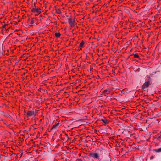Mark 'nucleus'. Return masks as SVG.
<instances>
[{
  "label": "nucleus",
  "instance_id": "0eeeda50",
  "mask_svg": "<svg viewBox=\"0 0 161 161\" xmlns=\"http://www.w3.org/2000/svg\"><path fill=\"white\" fill-rule=\"evenodd\" d=\"M102 121L106 124H107L108 123V121L105 118H104L103 119H101Z\"/></svg>",
  "mask_w": 161,
  "mask_h": 161
},
{
  "label": "nucleus",
  "instance_id": "f257e3e1",
  "mask_svg": "<svg viewBox=\"0 0 161 161\" xmlns=\"http://www.w3.org/2000/svg\"><path fill=\"white\" fill-rule=\"evenodd\" d=\"M147 77L148 78V80L147 81H146L142 86V89L143 90H145L146 88H148L149 85L151 83V81L150 77L148 76Z\"/></svg>",
  "mask_w": 161,
  "mask_h": 161
},
{
  "label": "nucleus",
  "instance_id": "39448f33",
  "mask_svg": "<svg viewBox=\"0 0 161 161\" xmlns=\"http://www.w3.org/2000/svg\"><path fill=\"white\" fill-rule=\"evenodd\" d=\"M68 20L69 23V25L71 27L73 26H74L75 20L73 19H69Z\"/></svg>",
  "mask_w": 161,
  "mask_h": 161
},
{
  "label": "nucleus",
  "instance_id": "f03ea898",
  "mask_svg": "<svg viewBox=\"0 0 161 161\" xmlns=\"http://www.w3.org/2000/svg\"><path fill=\"white\" fill-rule=\"evenodd\" d=\"M89 156L95 159H99L100 156L99 155L96 153L91 152L89 153Z\"/></svg>",
  "mask_w": 161,
  "mask_h": 161
},
{
  "label": "nucleus",
  "instance_id": "9b49d317",
  "mask_svg": "<svg viewBox=\"0 0 161 161\" xmlns=\"http://www.w3.org/2000/svg\"><path fill=\"white\" fill-rule=\"evenodd\" d=\"M59 124L58 123L57 124H56L53 125V127H52V129H53L54 128H55L58 125H59Z\"/></svg>",
  "mask_w": 161,
  "mask_h": 161
},
{
  "label": "nucleus",
  "instance_id": "6e6552de",
  "mask_svg": "<svg viewBox=\"0 0 161 161\" xmlns=\"http://www.w3.org/2000/svg\"><path fill=\"white\" fill-rule=\"evenodd\" d=\"M84 42L83 41H82V42L79 44L80 47L81 48L83 47H84Z\"/></svg>",
  "mask_w": 161,
  "mask_h": 161
},
{
  "label": "nucleus",
  "instance_id": "1a4fd4ad",
  "mask_svg": "<svg viewBox=\"0 0 161 161\" xmlns=\"http://www.w3.org/2000/svg\"><path fill=\"white\" fill-rule=\"evenodd\" d=\"M55 36L57 38H59L61 36V34L59 33H56L55 34Z\"/></svg>",
  "mask_w": 161,
  "mask_h": 161
},
{
  "label": "nucleus",
  "instance_id": "ddd939ff",
  "mask_svg": "<svg viewBox=\"0 0 161 161\" xmlns=\"http://www.w3.org/2000/svg\"><path fill=\"white\" fill-rule=\"evenodd\" d=\"M34 23V21L33 20H31V24H33Z\"/></svg>",
  "mask_w": 161,
  "mask_h": 161
},
{
  "label": "nucleus",
  "instance_id": "423d86ee",
  "mask_svg": "<svg viewBox=\"0 0 161 161\" xmlns=\"http://www.w3.org/2000/svg\"><path fill=\"white\" fill-rule=\"evenodd\" d=\"M35 112L34 111H29L27 112L26 114L29 116H31L34 115Z\"/></svg>",
  "mask_w": 161,
  "mask_h": 161
},
{
  "label": "nucleus",
  "instance_id": "dca6fc26",
  "mask_svg": "<svg viewBox=\"0 0 161 161\" xmlns=\"http://www.w3.org/2000/svg\"><path fill=\"white\" fill-rule=\"evenodd\" d=\"M103 161H111V159H109L108 160H104Z\"/></svg>",
  "mask_w": 161,
  "mask_h": 161
},
{
  "label": "nucleus",
  "instance_id": "4468645a",
  "mask_svg": "<svg viewBox=\"0 0 161 161\" xmlns=\"http://www.w3.org/2000/svg\"><path fill=\"white\" fill-rule=\"evenodd\" d=\"M7 26V25H6V24H5V25H3V28H6V26Z\"/></svg>",
  "mask_w": 161,
  "mask_h": 161
},
{
  "label": "nucleus",
  "instance_id": "f3484780",
  "mask_svg": "<svg viewBox=\"0 0 161 161\" xmlns=\"http://www.w3.org/2000/svg\"><path fill=\"white\" fill-rule=\"evenodd\" d=\"M79 160V161H82V160Z\"/></svg>",
  "mask_w": 161,
  "mask_h": 161
},
{
  "label": "nucleus",
  "instance_id": "9d476101",
  "mask_svg": "<svg viewBox=\"0 0 161 161\" xmlns=\"http://www.w3.org/2000/svg\"><path fill=\"white\" fill-rule=\"evenodd\" d=\"M133 55L134 58H137L138 59L140 58L139 56L137 54H134Z\"/></svg>",
  "mask_w": 161,
  "mask_h": 161
},
{
  "label": "nucleus",
  "instance_id": "20e7f679",
  "mask_svg": "<svg viewBox=\"0 0 161 161\" xmlns=\"http://www.w3.org/2000/svg\"><path fill=\"white\" fill-rule=\"evenodd\" d=\"M111 90L109 89H107L103 91L102 93L106 96V95H108L110 94Z\"/></svg>",
  "mask_w": 161,
  "mask_h": 161
},
{
  "label": "nucleus",
  "instance_id": "f8f14e48",
  "mask_svg": "<svg viewBox=\"0 0 161 161\" xmlns=\"http://www.w3.org/2000/svg\"><path fill=\"white\" fill-rule=\"evenodd\" d=\"M155 151L156 152H161V148H159L158 149H155Z\"/></svg>",
  "mask_w": 161,
  "mask_h": 161
},
{
  "label": "nucleus",
  "instance_id": "2eb2a0df",
  "mask_svg": "<svg viewBox=\"0 0 161 161\" xmlns=\"http://www.w3.org/2000/svg\"><path fill=\"white\" fill-rule=\"evenodd\" d=\"M57 13H58V14H60L61 13V11L60 10H58L57 11Z\"/></svg>",
  "mask_w": 161,
  "mask_h": 161
},
{
  "label": "nucleus",
  "instance_id": "7ed1b4c3",
  "mask_svg": "<svg viewBox=\"0 0 161 161\" xmlns=\"http://www.w3.org/2000/svg\"><path fill=\"white\" fill-rule=\"evenodd\" d=\"M31 11L32 12L36 13L38 15L41 13V9L38 8H33L32 9Z\"/></svg>",
  "mask_w": 161,
  "mask_h": 161
}]
</instances>
